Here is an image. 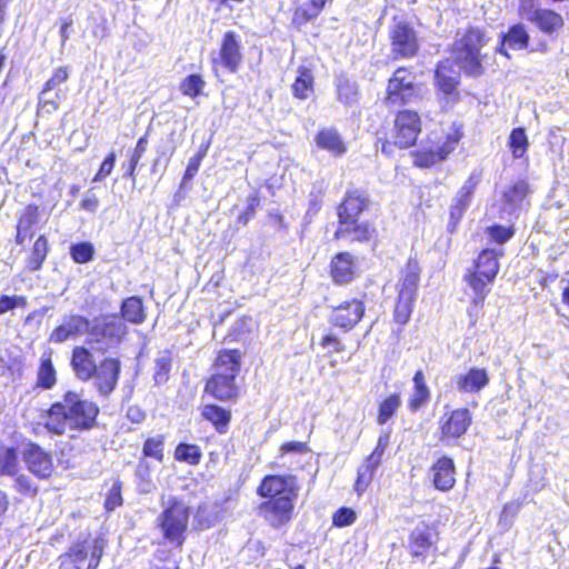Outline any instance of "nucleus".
I'll use <instances>...</instances> for the list:
<instances>
[{"label": "nucleus", "mask_w": 569, "mask_h": 569, "mask_svg": "<svg viewBox=\"0 0 569 569\" xmlns=\"http://www.w3.org/2000/svg\"><path fill=\"white\" fill-rule=\"evenodd\" d=\"M490 37L483 27L468 26L451 43L449 52L453 60L445 58L435 67V87L437 92L443 94L451 102L460 100L459 70L469 78H480L486 73L488 53L482 52Z\"/></svg>", "instance_id": "1"}, {"label": "nucleus", "mask_w": 569, "mask_h": 569, "mask_svg": "<svg viewBox=\"0 0 569 569\" xmlns=\"http://www.w3.org/2000/svg\"><path fill=\"white\" fill-rule=\"evenodd\" d=\"M99 405L83 397L81 391L68 389L59 399L43 410L44 429L54 436H63L68 430L83 432L98 426Z\"/></svg>", "instance_id": "2"}, {"label": "nucleus", "mask_w": 569, "mask_h": 569, "mask_svg": "<svg viewBox=\"0 0 569 569\" xmlns=\"http://www.w3.org/2000/svg\"><path fill=\"white\" fill-rule=\"evenodd\" d=\"M300 487L297 477L290 473H268L256 488L263 499L258 505V513L273 529L288 526L296 510Z\"/></svg>", "instance_id": "3"}, {"label": "nucleus", "mask_w": 569, "mask_h": 569, "mask_svg": "<svg viewBox=\"0 0 569 569\" xmlns=\"http://www.w3.org/2000/svg\"><path fill=\"white\" fill-rule=\"evenodd\" d=\"M242 351L237 348L220 349L212 361L214 371L204 380L203 393L222 403H236L240 398L237 377L241 372Z\"/></svg>", "instance_id": "4"}, {"label": "nucleus", "mask_w": 569, "mask_h": 569, "mask_svg": "<svg viewBox=\"0 0 569 569\" xmlns=\"http://www.w3.org/2000/svg\"><path fill=\"white\" fill-rule=\"evenodd\" d=\"M192 509L181 498L171 497L159 512L154 526L163 543L182 550L189 533Z\"/></svg>", "instance_id": "5"}, {"label": "nucleus", "mask_w": 569, "mask_h": 569, "mask_svg": "<svg viewBox=\"0 0 569 569\" xmlns=\"http://www.w3.org/2000/svg\"><path fill=\"white\" fill-rule=\"evenodd\" d=\"M425 82L417 81L413 67H397L387 79L383 103L387 107L402 108L423 98Z\"/></svg>", "instance_id": "6"}, {"label": "nucleus", "mask_w": 569, "mask_h": 569, "mask_svg": "<svg viewBox=\"0 0 569 569\" xmlns=\"http://www.w3.org/2000/svg\"><path fill=\"white\" fill-rule=\"evenodd\" d=\"M421 268L415 258H409L399 271L397 299L393 309V321L405 326L410 321L415 301L418 296Z\"/></svg>", "instance_id": "7"}, {"label": "nucleus", "mask_w": 569, "mask_h": 569, "mask_svg": "<svg viewBox=\"0 0 569 569\" xmlns=\"http://www.w3.org/2000/svg\"><path fill=\"white\" fill-rule=\"evenodd\" d=\"M392 141H381V151L385 154H392L393 149H409L416 146L422 132L421 114L413 109H398L392 119Z\"/></svg>", "instance_id": "8"}, {"label": "nucleus", "mask_w": 569, "mask_h": 569, "mask_svg": "<svg viewBox=\"0 0 569 569\" xmlns=\"http://www.w3.org/2000/svg\"><path fill=\"white\" fill-rule=\"evenodd\" d=\"M106 549L102 537L77 540L59 557L58 569H98Z\"/></svg>", "instance_id": "9"}, {"label": "nucleus", "mask_w": 569, "mask_h": 569, "mask_svg": "<svg viewBox=\"0 0 569 569\" xmlns=\"http://www.w3.org/2000/svg\"><path fill=\"white\" fill-rule=\"evenodd\" d=\"M502 251L492 248H483L473 259L471 267L465 273V281L473 292L483 300L489 292V286L493 283L500 269L499 258Z\"/></svg>", "instance_id": "10"}, {"label": "nucleus", "mask_w": 569, "mask_h": 569, "mask_svg": "<svg viewBox=\"0 0 569 569\" xmlns=\"http://www.w3.org/2000/svg\"><path fill=\"white\" fill-rule=\"evenodd\" d=\"M244 60L240 36L233 30L223 32L217 51L211 54V66L214 71L221 69L229 73H237Z\"/></svg>", "instance_id": "11"}, {"label": "nucleus", "mask_w": 569, "mask_h": 569, "mask_svg": "<svg viewBox=\"0 0 569 569\" xmlns=\"http://www.w3.org/2000/svg\"><path fill=\"white\" fill-rule=\"evenodd\" d=\"M473 422V415L467 407H458L442 413L438 421V439L441 443H456L467 435Z\"/></svg>", "instance_id": "12"}, {"label": "nucleus", "mask_w": 569, "mask_h": 569, "mask_svg": "<svg viewBox=\"0 0 569 569\" xmlns=\"http://www.w3.org/2000/svg\"><path fill=\"white\" fill-rule=\"evenodd\" d=\"M126 335V323L118 315L112 313L103 317L101 322L92 327L89 326L87 342L101 346L99 350L104 352L119 345Z\"/></svg>", "instance_id": "13"}, {"label": "nucleus", "mask_w": 569, "mask_h": 569, "mask_svg": "<svg viewBox=\"0 0 569 569\" xmlns=\"http://www.w3.org/2000/svg\"><path fill=\"white\" fill-rule=\"evenodd\" d=\"M388 39L393 60L412 59L420 51L417 31L408 21L395 22L389 28Z\"/></svg>", "instance_id": "14"}, {"label": "nucleus", "mask_w": 569, "mask_h": 569, "mask_svg": "<svg viewBox=\"0 0 569 569\" xmlns=\"http://www.w3.org/2000/svg\"><path fill=\"white\" fill-rule=\"evenodd\" d=\"M26 469L38 480H50L56 475V463L51 450L39 442L28 440L22 449Z\"/></svg>", "instance_id": "15"}, {"label": "nucleus", "mask_w": 569, "mask_h": 569, "mask_svg": "<svg viewBox=\"0 0 569 569\" xmlns=\"http://www.w3.org/2000/svg\"><path fill=\"white\" fill-rule=\"evenodd\" d=\"M366 295L361 298H351L339 302L331 310L329 323L339 332L347 333L353 330L366 315Z\"/></svg>", "instance_id": "16"}, {"label": "nucleus", "mask_w": 569, "mask_h": 569, "mask_svg": "<svg viewBox=\"0 0 569 569\" xmlns=\"http://www.w3.org/2000/svg\"><path fill=\"white\" fill-rule=\"evenodd\" d=\"M462 137L461 132L447 134L445 140L430 146H422L411 152L412 163L417 168L428 169L446 160L456 149Z\"/></svg>", "instance_id": "17"}, {"label": "nucleus", "mask_w": 569, "mask_h": 569, "mask_svg": "<svg viewBox=\"0 0 569 569\" xmlns=\"http://www.w3.org/2000/svg\"><path fill=\"white\" fill-rule=\"evenodd\" d=\"M359 274V263L352 252L343 250L331 256L328 264V276L335 286H349Z\"/></svg>", "instance_id": "18"}, {"label": "nucleus", "mask_w": 569, "mask_h": 569, "mask_svg": "<svg viewBox=\"0 0 569 569\" xmlns=\"http://www.w3.org/2000/svg\"><path fill=\"white\" fill-rule=\"evenodd\" d=\"M371 206V199L365 189H348L340 202L337 204L336 214L338 224L348 221L359 220L360 216L368 211Z\"/></svg>", "instance_id": "19"}, {"label": "nucleus", "mask_w": 569, "mask_h": 569, "mask_svg": "<svg viewBox=\"0 0 569 569\" xmlns=\"http://www.w3.org/2000/svg\"><path fill=\"white\" fill-rule=\"evenodd\" d=\"M121 373V362L118 358L106 357L92 375L93 387L100 398H108L117 388Z\"/></svg>", "instance_id": "20"}, {"label": "nucleus", "mask_w": 569, "mask_h": 569, "mask_svg": "<svg viewBox=\"0 0 569 569\" xmlns=\"http://www.w3.org/2000/svg\"><path fill=\"white\" fill-rule=\"evenodd\" d=\"M439 532L432 526L415 528L408 536V552L413 559L425 561L437 551Z\"/></svg>", "instance_id": "21"}, {"label": "nucleus", "mask_w": 569, "mask_h": 569, "mask_svg": "<svg viewBox=\"0 0 569 569\" xmlns=\"http://www.w3.org/2000/svg\"><path fill=\"white\" fill-rule=\"evenodd\" d=\"M480 182V173L472 172L469 174L467 180L460 187L457 192V196L452 200V203L449 208V223L448 230L450 232H455L467 210L470 206L473 193Z\"/></svg>", "instance_id": "22"}, {"label": "nucleus", "mask_w": 569, "mask_h": 569, "mask_svg": "<svg viewBox=\"0 0 569 569\" xmlns=\"http://www.w3.org/2000/svg\"><path fill=\"white\" fill-rule=\"evenodd\" d=\"M530 32L528 27L520 21L511 23L505 32L499 36L496 51L506 58H510L509 51L528 50L533 51L530 46Z\"/></svg>", "instance_id": "23"}, {"label": "nucleus", "mask_w": 569, "mask_h": 569, "mask_svg": "<svg viewBox=\"0 0 569 569\" xmlns=\"http://www.w3.org/2000/svg\"><path fill=\"white\" fill-rule=\"evenodd\" d=\"M332 238L335 240H348L351 243L375 242L378 230L371 221L353 220L337 224Z\"/></svg>", "instance_id": "24"}, {"label": "nucleus", "mask_w": 569, "mask_h": 569, "mask_svg": "<svg viewBox=\"0 0 569 569\" xmlns=\"http://www.w3.org/2000/svg\"><path fill=\"white\" fill-rule=\"evenodd\" d=\"M429 479L433 488L441 492H448L456 486L457 468L449 456L437 457L429 467Z\"/></svg>", "instance_id": "25"}, {"label": "nucleus", "mask_w": 569, "mask_h": 569, "mask_svg": "<svg viewBox=\"0 0 569 569\" xmlns=\"http://www.w3.org/2000/svg\"><path fill=\"white\" fill-rule=\"evenodd\" d=\"M528 20L539 32L551 39H556L566 27L563 16L550 8H536L531 11Z\"/></svg>", "instance_id": "26"}, {"label": "nucleus", "mask_w": 569, "mask_h": 569, "mask_svg": "<svg viewBox=\"0 0 569 569\" xmlns=\"http://www.w3.org/2000/svg\"><path fill=\"white\" fill-rule=\"evenodd\" d=\"M90 320L80 315L71 313L66 316L62 322L56 326L49 335V341L61 343L68 339L88 333Z\"/></svg>", "instance_id": "27"}, {"label": "nucleus", "mask_w": 569, "mask_h": 569, "mask_svg": "<svg viewBox=\"0 0 569 569\" xmlns=\"http://www.w3.org/2000/svg\"><path fill=\"white\" fill-rule=\"evenodd\" d=\"M167 436L164 433L149 435L144 437L141 447V459L136 467V475L143 478L149 473V466L143 459L149 458L159 463L164 460Z\"/></svg>", "instance_id": "28"}, {"label": "nucleus", "mask_w": 569, "mask_h": 569, "mask_svg": "<svg viewBox=\"0 0 569 569\" xmlns=\"http://www.w3.org/2000/svg\"><path fill=\"white\" fill-rule=\"evenodd\" d=\"M333 0H298L292 9L291 13V27L300 31L308 23H311L325 10L326 6L331 3Z\"/></svg>", "instance_id": "29"}, {"label": "nucleus", "mask_w": 569, "mask_h": 569, "mask_svg": "<svg viewBox=\"0 0 569 569\" xmlns=\"http://www.w3.org/2000/svg\"><path fill=\"white\" fill-rule=\"evenodd\" d=\"M200 417L203 421L209 423L217 433L224 435L228 432L232 421V411L219 403L210 402L200 407Z\"/></svg>", "instance_id": "30"}, {"label": "nucleus", "mask_w": 569, "mask_h": 569, "mask_svg": "<svg viewBox=\"0 0 569 569\" xmlns=\"http://www.w3.org/2000/svg\"><path fill=\"white\" fill-rule=\"evenodd\" d=\"M490 382L487 369L472 367L455 378V383L461 393H479Z\"/></svg>", "instance_id": "31"}, {"label": "nucleus", "mask_w": 569, "mask_h": 569, "mask_svg": "<svg viewBox=\"0 0 569 569\" xmlns=\"http://www.w3.org/2000/svg\"><path fill=\"white\" fill-rule=\"evenodd\" d=\"M412 383L413 388L408 398L407 408L411 413H416L429 403L431 399V391L421 369L415 371L412 376Z\"/></svg>", "instance_id": "32"}, {"label": "nucleus", "mask_w": 569, "mask_h": 569, "mask_svg": "<svg viewBox=\"0 0 569 569\" xmlns=\"http://www.w3.org/2000/svg\"><path fill=\"white\" fill-rule=\"evenodd\" d=\"M40 208L36 203H29L19 214L16 226L14 241L17 244H23L32 236L33 229L38 224Z\"/></svg>", "instance_id": "33"}, {"label": "nucleus", "mask_w": 569, "mask_h": 569, "mask_svg": "<svg viewBox=\"0 0 569 569\" xmlns=\"http://www.w3.org/2000/svg\"><path fill=\"white\" fill-rule=\"evenodd\" d=\"M70 365L76 377L81 381H89L97 367L92 353L83 346L72 349Z\"/></svg>", "instance_id": "34"}, {"label": "nucleus", "mask_w": 569, "mask_h": 569, "mask_svg": "<svg viewBox=\"0 0 569 569\" xmlns=\"http://www.w3.org/2000/svg\"><path fill=\"white\" fill-rule=\"evenodd\" d=\"M315 142L319 149L328 151L333 157H341L347 152L346 141L333 127L319 129L315 136Z\"/></svg>", "instance_id": "35"}, {"label": "nucleus", "mask_w": 569, "mask_h": 569, "mask_svg": "<svg viewBox=\"0 0 569 569\" xmlns=\"http://www.w3.org/2000/svg\"><path fill=\"white\" fill-rule=\"evenodd\" d=\"M316 90V79L311 68L299 66L297 76L291 84V92L297 100H307L313 96Z\"/></svg>", "instance_id": "36"}, {"label": "nucleus", "mask_w": 569, "mask_h": 569, "mask_svg": "<svg viewBox=\"0 0 569 569\" xmlns=\"http://www.w3.org/2000/svg\"><path fill=\"white\" fill-rule=\"evenodd\" d=\"M336 99L345 107L351 108L359 103L360 90L356 81L342 74L336 81Z\"/></svg>", "instance_id": "37"}, {"label": "nucleus", "mask_w": 569, "mask_h": 569, "mask_svg": "<svg viewBox=\"0 0 569 569\" xmlns=\"http://www.w3.org/2000/svg\"><path fill=\"white\" fill-rule=\"evenodd\" d=\"M123 322L132 325L142 323L147 318L146 308L142 298L139 296H131L121 302L120 316Z\"/></svg>", "instance_id": "38"}, {"label": "nucleus", "mask_w": 569, "mask_h": 569, "mask_svg": "<svg viewBox=\"0 0 569 569\" xmlns=\"http://www.w3.org/2000/svg\"><path fill=\"white\" fill-rule=\"evenodd\" d=\"M380 466L363 458L362 462L357 467L353 490L358 497L365 495L373 480L376 479L378 468Z\"/></svg>", "instance_id": "39"}, {"label": "nucleus", "mask_w": 569, "mask_h": 569, "mask_svg": "<svg viewBox=\"0 0 569 569\" xmlns=\"http://www.w3.org/2000/svg\"><path fill=\"white\" fill-rule=\"evenodd\" d=\"M20 470L18 448L0 441V476H17Z\"/></svg>", "instance_id": "40"}, {"label": "nucleus", "mask_w": 569, "mask_h": 569, "mask_svg": "<svg viewBox=\"0 0 569 569\" xmlns=\"http://www.w3.org/2000/svg\"><path fill=\"white\" fill-rule=\"evenodd\" d=\"M58 382L57 370L54 369L50 356H46L40 360L37 369L34 388L41 390H51Z\"/></svg>", "instance_id": "41"}, {"label": "nucleus", "mask_w": 569, "mask_h": 569, "mask_svg": "<svg viewBox=\"0 0 569 569\" xmlns=\"http://www.w3.org/2000/svg\"><path fill=\"white\" fill-rule=\"evenodd\" d=\"M401 406V396L392 392L382 398L377 405L376 422L380 426L386 425L398 412Z\"/></svg>", "instance_id": "42"}, {"label": "nucleus", "mask_w": 569, "mask_h": 569, "mask_svg": "<svg viewBox=\"0 0 569 569\" xmlns=\"http://www.w3.org/2000/svg\"><path fill=\"white\" fill-rule=\"evenodd\" d=\"M49 252V242L44 234H40L31 247L27 259V268L30 271H39L47 259Z\"/></svg>", "instance_id": "43"}, {"label": "nucleus", "mask_w": 569, "mask_h": 569, "mask_svg": "<svg viewBox=\"0 0 569 569\" xmlns=\"http://www.w3.org/2000/svg\"><path fill=\"white\" fill-rule=\"evenodd\" d=\"M173 458L178 462L189 466H198L202 459V451L197 443L181 441L173 450Z\"/></svg>", "instance_id": "44"}, {"label": "nucleus", "mask_w": 569, "mask_h": 569, "mask_svg": "<svg viewBox=\"0 0 569 569\" xmlns=\"http://www.w3.org/2000/svg\"><path fill=\"white\" fill-rule=\"evenodd\" d=\"M508 148L515 159L526 157L529 149V139L523 127L513 128L508 137Z\"/></svg>", "instance_id": "45"}, {"label": "nucleus", "mask_w": 569, "mask_h": 569, "mask_svg": "<svg viewBox=\"0 0 569 569\" xmlns=\"http://www.w3.org/2000/svg\"><path fill=\"white\" fill-rule=\"evenodd\" d=\"M172 351L166 349L154 360V368L152 375L154 385L163 386L169 381L172 368Z\"/></svg>", "instance_id": "46"}, {"label": "nucleus", "mask_w": 569, "mask_h": 569, "mask_svg": "<svg viewBox=\"0 0 569 569\" xmlns=\"http://www.w3.org/2000/svg\"><path fill=\"white\" fill-rule=\"evenodd\" d=\"M206 81L200 73H191L183 78L179 83L180 92L191 99L202 94Z\"/></svg>", "instance_id": "47"}, {"label": "nucleus", "mask_w": 569, "mask_h": 569, "mask_svg": "<svg viewBox=\"0 0 569 569\" xmlns=\"http://www.w3.org/2000/svg\"><path fill=\"white\" fill-rule=\"evenodd\" d=\"M111 486L104 495L103 508L106 512H112L117 508L121 507L124 502L122 497V481L120 478L114 477L111 480Z\"/></svg>", "instance_id": "48"}, {"label": "nucleus", "mask_w": 569, "mask_h": 569, "mask_svg": "<svg viewBox=\"0 0 569 569\" xmlns=\"http://www.w3.org/2000/svg\"><path fill=\"white\" fill-rule=\"evenodd\" d=\"M210 147V141H207L206 143H202L196 154H193L186 167V170L182 176V180L180 186L182 187L186 182L191 181L197 174L200 169L202 160L206 158Z\"/></svg>", "instance_id": "49"}, {"label": "nucleus", "mask_w": 569, "mask_h": 569, "mask_svg": "<svg viewBox=\"0 0 569 569\" xmlns=\"http://www.w3.org/2000/svg\"><path fill=\"white\" fill-rule=\"evenodd\" d=\"M485 233L489 242L503 244L513 238L516 229L512 224L503 226L500 223H493L485 229Z\"/></svg>", "instance_id": "50"}, {"label": "nucleus", "mask_w": 569, "mask_h": 569, "mask_svg": "<svg viewBox=\"0 0 569 569\" xmlns=\"http://www.w3.org/2000/svg\"><path fill=\"white\" fill-rule=\"evenodd\" d=\"M391 431L383 430L379 433L376 445L371 452L365 457V459L381 466L385 453L390 446Z\"/></svg>", "instance_id": "51"}, {"label": "nucleus", "mask_w": 569, "mask_h": 569, "mask_svg": "<svg viewBox=\"0 0 569 569\" xmlns=\"http://www.w3.org/2000/svg\"><path fill=\"white\" fill-rule=\"evenodd\" d=\"M528 192V183L525 180H518L506 188L502 197L506 203L515 204L521 202L527 197Z\"/></svg>", "instance_id": "52"}, {"label": "nucleus", "mask_w": 569, "mask_h": 569, "mask_svg": "<svg viewBox=\"0 0 569 569\" xmlns=\"http://www.w3.org/2000/svg\"><path fill=\"white\" fill-rule=\"evenodd\" d=\"M71 259L79 264L90 262L94 257L93 244L89 241H81L71 244L70 247Z\"/></svg>", "instance_id": "53"}, {"label": "nucleus", "mask_w": 569, "mask_h": 569, "mask_svg": "<svg viewBox=\"0 0 569 569\" xmlns=\"http://www.w3.org/2000/svg\"><path fill=\"white\" fill-rule=\"evenodd\" d=\"M14 479V489L24 497H36L39 493L38 486L33 482V480L21 472V470L17 473V476H10Z\"/></svg>", "instance_id": "54"}, {"label": "nucleus", "mask_w": 569, "mask_h": 569, "mask_svg": "<svg viewBox=\"0 0 569 569\" xmlns=\"http://www.w3.org/2000/svg\"><path fill=\"white\" fill-rule=\"evenodd\" d=\"M357 520L356 511L350 507L338 508L331 517V523L336 528H343L351 526Z\"/></svg>", "instance_id": "55"}, {"label": "nucleus", "mask_w": 569, "mask_h": 569, "mask_svg": "<svg viewBox=\"0 0 569 569\" xmlns=\"http://www.w3.org/2000/svg\"><path fill=\"white\" fill-rule=\"evenodd\" d=\"M319 346L328 349V351L331 353H342L347 349L342 339L332 331H327L322 335L319 341Z\"/></svg>", "instance_id": "56"}, {"label": "nucleus", "mask_w": 569, "mask_h": 569, "mask_svg": "<svg viewBox=\"0 0 569 569\" xmlns=\"http://www.w3.org/2000/svg\"><path fill=\"white\" fill-rule=\"evenodd\" d=\"M27 298L22 295H1L0 296V316L17 308H26Z\"/></svg>", "instance_id": "57"}, {"label": "nucleus", "mask_w": 569, "mask_h": 569, "mask_svg": "<svg viewBox=\"0 0 569 569\" xmlns=\"http://www.w3.org/2000/svg\"><path fill=\"white\" fill-rule=\"evenodd\" d=\"M69 78V70L67 67H59L54 70L52 77L48 79L42 89L41 93H46L57 89L61 83L66 82Z\"/></svg>", "instance_id": "58"}, {"label": "nucleus", "mask_w": 569, "mask_h": 569, "mask_svg": "<svg viewBox=\"0 0 569 569\" xmlns=\"http://www.w3.org/2000/svg\"><path fill=\"white\" fill-rule=\"evenodd\" d=\"M280 457L288 453L306 455L310 452V446L308 441H286L279 446Z\"/></svg>", "instance_id": "59"}, {"label": "nucleus", "mask_w": 569, "mask_h": 569, "mask_svg": "<svg viewBox=\"0 0 569 569\" xmlns=\"http://www.w3.org/2000/svg\"><path fill=\"white\" fill-rule=\"evenodd\" d=\"M116 163V153L113 151H110L102 162L100 163V167L96 174L92 178L93 182H100L103 181L107 177H109L114 168Z\"/></svg>", "instance_id": "60"}, {"label": "nucleus", "mask_w": 569, "mask_h": 569, "mask_svg": "<svg viewBox=\"0 0 569 569\" xmlns=\"http://www.w3.org/2000/svg\"><path fill=\"white\" fill-rule=\"evenodd\" d=\"M260 203V198L257 193L249 196L248 204L244 210L238 216L237 222L246 226L256 214V210Z\"/></svg>", "instance_id": "61"}, {"label": "nucleus", "mask_w": 569, "mask_h": 569, "mask_svg": "<svg viewBox=\"0 0 569 569\" xmlns=\"http://www.w3.org/2000/svg\"><path fill=\"white\" fill-rule=\"evenodd\" d=\"M140 166V160L129 154V158L127 161H124L121 164V169L123 170V176L131 180L132 182H136L137 179V169Z\"/></svg>", "instance_id": "62"}, {"label": "nucleus", "mask_w": 569, "mask_h": 569, "mask_svg": "<svg viewBox=\"0 0 569 569\" xmlns=\"http://www.w3.org/2000/svg\"><path fill=\"white\" fill-rule=\"evenodd\" d=\"M149 132L150 129H148L136 142L134 148L131 151V156L141 160L142 157L146 154L148 147H149Z\"/></svg>", "instance_id": "63"}, {"label": "nucleus", "mask_w": 569, "mask_h": 569, "mask_svg": "<svg viewBox=\"0 0 569 569\" xmlns=\"http://www.w3.org/2000/svg\"><path fill=\"white\" fill-rule=\"evenodd\" d=\"M156 560L162 565H154L152 569H179V562L170 553L159 552Z\"/></svg>", "instance_id": "64"}]
</instances>
